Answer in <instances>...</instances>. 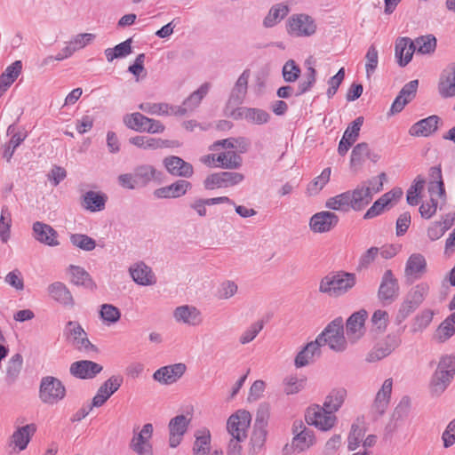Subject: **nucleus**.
Here are the masks:
<instances>
[{"label":"nucleus","mask_w":455,"mask_h":455,"mask_svg":"<svg viewBox=\"0 0 455 455\" xmlns=\"http://www.w3.org/2000/svg\"><path fill=\"white\" fill-rule=\"evenodd\" d=\"M132 38L116 45L114 48H108L105 50V55L108 62L113 61L115 59L124 58L132 52Z\"/></svg>","instance_id":"8fccbe9b"},{"label":"nucleus","mask_w":455,"mask_h":455,"mask_svg":"<svg viewBox=\"0 0 455 455\" xmlns=\"http://www.w3.org/2000/svg\"><path fill=\"white\" fill-rule=\"evenodd\" d=\"M427 272V261L420 253L411 254L406 261L404 276L408 283L420 279Z\"/></svg>","instance_id":"2eb2a0df"},{"label":"nucleus","mask_w":455,"mask_h":455,"mask_svg":"<svg viewBox=\"0 0 455 455\" xmlns=\"http://www.w3.org/2000/svg\"><path fill=\"white\" fill-rule=\"evenodd\" d=\"M431 180L427 184V191L430 196H438L443 201L446 200V192L444 183L442 178V171L440 167L430 168Z\"/></svg>","instance_id":"2f4dec72"},{"label":"nucleus","mask_w":455,"mask_h":455,"mask_svg":"<svg viewBox=\"0 0 455 455\" xmlns=\"http://www.w3.org/2000/svg\"><path fill=\"white\" fill-rule=\"evenodd\" d=\"M34 237L45 245L55 247L60 244L57 231L50 225L41 221L33 224Z\"/></svg>","instance_id":"393cba45"},{"label":"nucleus","mask_w":455,"mask_h":455,"mask_svg":"<svg viewBox=\"0 0 455 455\" xmlns=\"http://www.w3.org/2000/svg\"><path fill=\"white\" fill-rule=\"evenodd\" d=\"M289 28H315L314 19L305 13L293 14L287 20Z\"/></svg>","instance_id":"4d7b16f0"},{"label":"nucleus","mask_w":455,"mask_h":455,"mask_svg":"<svg viewBox=\"0 0 455 455\" xmlns=\"http://www.w3.org/2000/svg\"><path fill=\"white\" fill-rule=\"evenodd\" d=\"M210 84L204 83L196 91L192 92L185 100L184 105H186L188 109L192 112L196 109L201 103L202 100L206 96L210 90Z\"/></svg>","instance_id":"864d4df0"},{"label":"nucleus","mask_w":455,"mask_h":455,"mask_svg":"<svg viewBox=\"0 0 455 455\" xmlns=\"http://www.w3.org/2000/svg\"><path fill=\"white\" fill-rule=\"evenodd\" d=\"M12 223V213L8 206H2L0 215V239L4 243L10 239Z\"/></svg>","instance_id":"09e8293b"},{"label":"nucleus","mask_w":455,"mask_h":455,"mask_svg":"<svg viewBox=\"0 0 455 455\" xmlns=\"http://www.w3.org/2000/svg\"><path fill=\"white\" fill-rule=\"evenodd\" d=\"M251 420V416L250 412L240 410L228 418L227 422L228 432L237 441H244L247 437V430Z\"/></svg>","instance_id":"423d86ee"},{"label":"nucleus","mask_w":455,"mask_h":455,"mask_svg":"<svg viewBox=\"0 0 455 455\" xmlns=\"http://www.w3.org/2000/svg\"><path fill=\"white\" fill-rule=\"evenodd\" d=\"M413 43L415 51L422 54L431 53L436 47V39L433 35L419 36Z\"/></svg>","instance_id":"6e6d98bb"},{"label":"nucleus","mask_w":455,"mask_h":455,"mask_svg":"<svg viewBox=\"0 0 455 455\" xmlns=\"http://www.w3.org/2000/svg\"><path fill=\"white\" fill-rule=\"evenodd\" d=\"M314 442L315 437L313 431L307 429L301 435H297V436L293 437L292 445L299 451H305L306 449H308L311 445H313Z\"/></svg>","instance_id":"e2e57ef3"},{"label":"nucleus","mask_w":455,"mask_h":455,"mask_svg":"<svg viewBox=\"0 0 455 455\" xmlns=\"http://www.w3.org/2000/svg\"><path fill=\"white\" fill-rule=\"evenodd\" d=\"M107 197L103 194L94 191H87L82 197V206L86 210L95 212L104 209Z\"/></svg>","instance_id":"ea45409f"},{"label":"nucleus","mask_w":455,"mask_h":455,"mask_svg":"<svg viewBox=\"0 0 455 455\" xmlns=\"http://www.w3.org/2000/svg\"><path fill=\"white\" fill-rule=\"evenodd\" d=\"M418 86L419 81L417 79L403 85L391 105L390 115L400 113L404 107L415 98Z\"/></svg>","instance_id":"6ab92c4d"},{"label":"nucleus","mask_w":455,"mask_h":455,"mask_svg":"<svg viewBox=\"0 0 455 455\" xmlns=\"http://www.w3.org/2000/svg\"><path fill=\"white\" fill-rule=\"evenodd\" d=\"M129 272L132 280L140 285L148 286L156 283V277L151 267L142 261L131 266Z\"/></svg>","instance_id":"cd10ccee"},{"label":"nucleus","mask_w":455,"mask_h":455,"mask_svg":"<svg viewBox=\"0 0 455 455\" xmlns=\"http://www.w3.org/2000/svg\"><path fill=\"white\" fill-rule=\"evenodd\" d=\"M250 75V70L245 69L238 77L230 93V103L240 104L243 102L247 93Z\"/></svg>","instance_id":"72a5a7b5"},{"label":"nucleus","mask_w":455,"mask_h":455,"mask_svg":"<svg viewBox=\"0 0 455 455\" xmlns=\"http://www.w3.org/2000/svg\"><path fill=\"white\" fill-rule=\"evenodd\" d=\"M36 432V426L34 423L18 426L10 437L9 445L12 447V451L18 453L24 451Z\"/></svg>","instance_id":"9b49d317"},{"label":"nucleus","mask_w":455,"mask_h":455,"mask_svg":"<svg viewBox=\"0 0 455 455\" xmlns=\"http://www.w3.org/2000/svg\"><path fill=\"white\" fill-rule=\"evenodd\" d=\"M156 170L152 165H140L135 168L134 175L138 182L148 184L156 179Z\"/></svg>","instance_id":"69168bd1"},{"label":"nucleus","mask_w":455,"mask_h":455,"mask_svg":"<svg viewBox=\"0 0 455 455\" xmlns=\"http://www.w3.org/2000/svg\"><path fill=\"white\" fill-rule=\"evenodd\" d=\"M350 196L347 191L330 197L325 203V207L332 211H339L343 212H349L352 207L350 206Z\"/></svg>","instance_id":"49530a36"},{"label":"nucleus","mask_w":455,"mask_h":455,"mask_svg":"<svg viewBox=\"0 0 455 455\" xmlns=\"http://www.w3.org/2000/svg\"><path fill=\"white\" fill-rule=\"evenodd\" d=\"M305 419L308 425L322 431L331 430L337 423V417L323 405L314 404L307 409Z\"/></svg>","instance_id":"39448f33"},{"label":"nucleus","mask_w":455,"mask_h":455,"mask_svg":"<svg viewBox=\"0 0 455 455\" xmlns=\"http://www.w3.org/2000/svg\"><path fill=\"white\" fill-rule=\"evenodd\" d=\"M7 134L12 135L8 143L3 146V157L10 162L15 149L24 141L26 135L15 132V125L10 124L7 128Z\"/></svg>","instance_id":"4c0bfd02"},{"label":"nucleus","mask_w":455,"mask_h":455,"mask_svg":"<svg viewBox=\"0 0 455 455\" xmlns=\"http://www.w3.org/2000/svg\"><path fill=\"white\" fill-rule=\"evenodd\" d=\"M190 188V182L179 180L169 186L156 189L154 195L157 198H178L184 196Z\"/></svg>","instance_id":"c85d7f7f"},{"label":"nucleus","mask_w":455,"mask_h":455,"mask_svg":"<svg viewBox=\"0 0 455 455\" xmlns=\"http://www.w3.org/2000/svg\"><path fill=\"white\" fill-rule=\"evenodd\" d=\"M331 172L330 167L323 169L321 174L309 183L307 191L310 195H316L323 189L330 180Z\"/></svg>","instance_id":"052dcab7"},{"label":"nucleus","mask_w":455,"mask_h":455,"mask_svg":"<svg viewBox=\"0 0 455 455\" xmlns=\"http://www.w3.org/2000/svg\"><path fill=\"white\" fill-rule=\"evenodd\" d=\"M187 370L186 364L178 363L159 368L153 374V379L164 385H171L180 379Z\"/></svg>","instance_id":"f3484780"},{"label":"nucleus","mask_w":455,"mask_h":455,"mask_svg":"<svg viewBox=\"0 0 455 455\" xmlns=\"http://www.w3.org/2000/svg\"><path fill=\"white\" fill-rule=\"evenodd\" d=\"M306 379H299L297 376H288L283 379V391L287 395H293L304 388Z\"/></svg>","instance_id":"774afa93"},{"label":"nucleus","mask_w":455,"mask_h":455,"mask_svg":"<svg viewBox=\"0 0 455 455\" xmlns=\"http://www.w3.org/2000/svg\"><path fill=\"white\" fill-rule=\"evenodd\" d=\"M22 69L20 60H16L8 66L0 76V94L4 92L20 76Z\"/></svg>","instance_id":"58836bf2"},{"label":"nucleus","mask_w":455,"mask_h":455,"mask_svg":"<svg viewBox=\"0 0 455 455\" xmlns=\"http://www.w3.org/2000/svg\"><path fill=\"white\" fill-rule=\"evenodd\" d=\"M216 161L220 163L225 169H237L242 165V157L234 151H227L220 154Z\"/></svg>","instance_id":"5fc2aeb1"},{"label":"nucleus","mask_w":455,"mask_h":455,"mask_svg":"<svg viewBox=\"0 0 455 455\" xmlns=\"http://www.w3.org/2000/svg\"><path fill=\"white\" fill-rule=\"evenodd\" d=\"M103 367L92 361L81 360L70 365V373L78 379H92L102 371Z\"/></svg>","instance_id":"a878e982"},{"label":"nucleus","mask_w":455,"mask_h":455,"mask_svg":"<svg viewBox=\"0 0 455 455\" xmlns=\"http://www.w3.org/2000/svg\"><path fill=\"white\" fill-rule=\"evenodd\" d=\"M48 295L52 299L66 307H73L75 299L67 285L61 282H54L47 287Z\"/></svg>","instance_id":"5701e85b"},{"label":"nucleus","mask_w":455,"mask_h":455,"mask_svg":"<svg viewBox=\"0 0 455 455\" xmlns=\"http://www.w3.org/2000/svg\"><path fill=\"white\" fill-rule=\"evenodd\" d=\"M455 375V355L441 356L434 372L429 388L433 395H441L451 384Z\"/></svg>","instance_id":"f03ea898"},{"label":"nucleus","mask_w":455,"mask_h":455,"mask_svg":"<svg viewBox=\"0 0 455 455\" xmlns=\"http://www.w3.org/2000/svg\"><path fill=\"white\" fill-rule=\"evenodd\" d=\"M411 409V400L409 397L404 396L401 399L399 403L395 408L389 422L387 424L384 430L385 438H390L394 433L398 429L401 423L409 416Z\"/></svg>","instance_id":"9d476101"},{"label":"nucleus","mask_w":455,"mask_h":455,"mask_svg":"<svg viewBox=\"0 0 455 455\" xmlns=\"http://www.w3.org/2000/svg\"><path fill=\"white\" fill-rule=\"evenodd\" d=\"M439 117L437 116H430L413 124L410 130V133L414 136H428L437 130Z\"/></svg>","instance_id":"e433bc0d"},{"label":"nucleus","mask_w":455,"mask_h":455,"mask_svg":"<svg viewBox=\"0 0 455 455\" xmlns=\"http://www.w3.org/2000/svg\"><path fill=\"white\" fill-rule=\"evenodd\" d=\"M244 180V175L240 172H221L212 173L206 177L204 181L206 189H215L228 188L241 183Z\"/></svg>","instance_id":"0eeeda50"},{"label":"nucleus","mask_w":455,"mask_h":455,"mask_svg":"<svg viewBox=\"0 0 455 455\" xmlns=\"http://www.w3.org/2000/svg\"><path fill=\"white\" fill-rule=\"evenodd\" d=\"M399 295V283L392 270L385 271L378 291V298L384 304L393 303Z\"/></svg>","instance_id":"1a4fd4ad"},{"label":"nucleus","mask_w":455,"mask_h":455,"mask_svg":"<svg viewBox=\"0 0 455 455\" xmlns=\"http://www.w3.org/2000/svg\"><path fill=\"white\" fill-rule=\"evenodd\" d=\"M173 317L177 323L189 326H197L203 322L200 310L190 305L177 307L173 311Z\"/></svg>","instance_id":"aec40b11"},{"label":"nucleus","mask_w":455,"mask_h":455,"mask_svg":"<svg viewBox=\"0 0 455 455\" xmlns=\"http://www.w3.org/2000/svg\"><path fill=\"white\" fill-rule=\"evenodd\" d=\"M429 291V285L427 283H420L413 286L406 294L405 298L419 307Z\"/></svg>","instance_id":"603ef678"},{"label":"nucleus","mask_w":455,"mask_h":455,"mask_svg":"<svg viewBox=\"0 0 455 455\" xmlns=\"http://www.w3.org/2000/svg\"><path fill=\"white\" fill-rule=\"evenodd\" d=\"M378 64L379 52L375 45L371 44L365 54V73L368 79L375 73Z\"/></svg>","instance_id":"13d9d810"},{"label":"nucleus","mask_w":455,"mask_h":455,"mask_svg":"<svg viewBox=\"0 0 455 455\" xmlns=\"http://www.w3.org/2000/svg\"><path fill=\"white\" fill-rule=\"evenodd\" d=\"M66 396V387L57 378L46 376L42 378L39 386V399L48 405H54Z\"/></svg>","instance_id":"20e7f679"},{"label":"nucleus","mask_w":455,"mask_h":455,"mask_svg":"<svg viewBox=\"0 0 455 455\" xmlns=\"http://www.w3.org/2000/svg\"><path fill=\"white\" fill-rule=\"evenodd\" d=\"M151 122V118L145 116L140 112L125 115L124 116V124L133 131L145 132L147 124Z\"/></svg>","instance_id":"37998d69"},{"label":"nucleus","mask_w":455,"mask_h":455,"mask_svg":"<svg viewBox=\"0 0 455 455\" xmlns=\"http://www.w3.org/2000/svg\"><path fill=\"white\" fill-rule=\"evenodd\" d=\"M400 342L395 335H387L368 353L366 361L375 363L387 357L400 345Z\"/></svg>","instance_id":"4468645a"},{"label":"nucleus","mask_w":455,"mask_h":455,"mask_svg":"<svg viewBox=\"0 0 455 455\" xmlns=\"http://www.w3.org/2000/svg\"><path fill=\"white\" fill-rule=\"evenodd\" d=\"M100 315L104 322L115 323L119 321L121 312L116 307L111 304H103L100 307Z\"/></svg>","instance_id":"338daca9"},{"label":"nucleus","mask_w":455,"mask_h":455,"mask_svg":"<svg viewBox=\"0 0 455 455\" xmlns=\"http://www.w3.org/2000/svg\"><path fill=\"white\" fill-rule=\"evenodd\" d=\"M347 398V390L343 387L333 388L325 397L323 406L332 413L338 411Z\"/></svg>","instance_id":"79ce46f5"},{"label":"nucleus","mask_w":455,"mask_h":455,"mask_svg":"<svg viewBox=\"0 0 455 455\" xmlns=\"http://www.w3.org/2000/svg\"><path fill=\"white\" fill-rule=\"evenodd\" d=\"M414 52V43L410 38H399L395 43V57L399 66L405 67L411 60Z\"/></svg>","instance_id":"c756f323"},{"label":"nucleus","mask_w":455,"mask_h":455,"mask_svg":"<svg viewBox=\"0 0 455 455\" xmlns=\"http://www.w3.org/2000/svg\"><path fill=\"white\" fill-rule=\"evenodd\" d=\"M315 340L320 347L327 344L335 352L344 351L347 348V340L342 319L336 318L330 323Z\"/></svg>","instance_id":"7ed1b4c3"},{"label":"nucleus","mask_w":455,"mask_h":455,"mask_svg":"<svg viewBox=\"0 0 455 455\" xmlns=\"http://www.w3.org/2000/svg\"><path fill=\"white\" fill-rule=\"evenodd\" d=\"M68 272L71 275V283L77 286H83L88 290L94 291L97 288L95 282L90 274L82 267L70 265Z\"/></svg>","instance_id":"7c9ffc66"},{"label":"nucleus","mask_w":455,"mask_h":455,"mask_svg":"<svg viewBox=\"0 0 455 455\" xmlns=\"http://www.w3.org/2000/svg\"><path fill=\"white\" fill-rule=\"evenodd\" d=\"M237 116L249 123L259 125L267 123L270 118L269 114L263 109L245 107L237 109Z\"/></svg>","instance_id":"f704fd0d"},{"label":"nucleus","mask_w":455,"mask_h":455,"mask_svg":"<svg viewBox=\"0 0 455 455\" xmlns=\"http://www.w3.org/2000/svg\"><path fill=\"white\" fill-rule=\"evenodd\" d=\"M339 216L328 211L315 213L309 220V228L314 233H327L332 230L339 223Z\"/></svg>","instance_id":"f8f14e48"},{"label":"nucleus","mask_w":455,"mask_h":455,"mask_svg":"<svg viewBox=\"0 0 455 455\" xmlns=\"http://www.w3.org/2000/svg\"><path fill=\"white\" fill-rule=\"evenodd\" d=\"M70 242L75 247L85 251H91L96 247V241L84 234H72Z\"/></svg>","instance_id":"bf43d9fd"},{"label":"nucleus","mask_w":455,"mask_h":455,"mask_svg":"<svg viewBox=\"0 0 455 455\" xmlns=\"http://www.w3.org/2000/svg\"><path fill=\"white\" fill-rule=\"evenodd\" d=\"M23 358L20 354L13 355L6 365L5 380L8 384L14 383L21 371Z\"/></svg>","instance_id":"c03bdc74"},{"label":"nucleus","mask_w":455,"mask_h":455,"mask_svg":"<svg viewBox=\"0 0 455 455\" xmlns=\"http://www.w3.org/2000/svg\"><path fill=\"white\" fill-rule=\"evenodd\" d=\"M211 435L209 431H199L196 435L193 446L194 455H208L210 452Z\"/></svg>","instance_id":"3c124183"},{"label":"nucleus","mask_w":455,"mask_h":455,"mask_svg":"<svg viewBox=\"0 0 455 455\" xmlns=\"http://www.w3.org/2000/svg\"><path fill=\"white\" fill-rule=\"evenodd\" d=\"M288 12L289 7L285 4L280 3L273 5L264 20V25L267 28L274 27L279 20H283Z\"/></svg>","instance_id":"de8ad7c7"},{"label":"nucleus","mask_w":455,"mask_h":455,"mask_svg":"<svg viewBox=\"0 0 455 455\" xmlns=\"http://www.w3.org/2000/svg\"><path fill=\"white\" fill-rule=\"evenodd\" d=\"M425 180L421 177H417L414 180L413 184L410 187L407 191V203L410 205L415 206L419 204V196L424 188Z\"/></svg>","instance_id":"680f3d73"},{"label":"nucleus","mask_w":455,"mask_h":455,"mask_svg":"<svg viewBox=\"0 0 455 455\" xmlns=\"http://www.w3.org/2000/svg\"><path fill=\"white\" fill-rule=\"evenodd\" d=\"M350 206L355 212L364 209L372 200V191L365 183L358 185L355 189L348 190Z\"/></svg>","instance_id":"4be33fe9"},{"label":"nucleus","mask_w":455,"mask_h":455,"mask_svg":"<svg viewBox=\"0 0 455 455\" xmlns=\"http://www.w3.org/2000/svg\"><path fill=\"white\" fill-rule=\"evenodd\" d=\"M367 316V311L361 309L352 314L347 320L346 332L351 342L357 341L364 334V323Z\"/></svg>","instance_id":"dca6fc26"},{"label":"nucleus","mask_w":455,"mask_h":455,"mask_svg":"<svg viewBox=\"0 0 455 455\" xmlns=\"http://www.w3.org/2000/svg\"><path fill=\"white\" fill-rule=\"evenodd\" d=\"M315 355H320V347L316 340L307 343L295 357V365L297 368L307 365Z\"/></svg>","instance_id":"a19ab883"},{"label":"nucleus","mask_w":455,"mask_h":455,"mask_svg":"<svg viewBox=\"0 0 455 455\" xmlns=\"http://www.w3.org/2000/svg\"><path fill=\"white\" fill-rule=\"evenodd\" d=\"M369 153V145L366 142L358 143L351 152V166H361Z\"/></svg>","instance_id":"0e129e2a"},{"label":"nucleus","mask_w":455,"mask_h":455,"mask_svg":"<svg viewBox=\"0 0 455 455\" xmlns=\"http://www.w3.org/2000/svg\"><path fill=\"white\" fill-rule=\"evenodd\" d=\"M65 333L77 349L84 351L97 350L96 347L88 339L86 332L78 322H68L65 326Z\"/></svg>","instance_id":"6e6552de"},{"label":"nucleus","mask_w":455,"mask_h":455,"mask_svg":"<svg viewBox=\"0 0 455 455\" xmlns=\"http://www.w3.org/2000/svg\"><path fill=\"white\" fill-rule=\"evenodd\" d=\"M123 383V378L118 375H113L108 378L98 389L97 394L92 398V406H102L108 398L116 393Z\"/></svg>","instance_id":"a211bd4d"},{"label":"nucleus","mask_w":455,"mask_h":455,"mask_svg":"<svg viewBox=\"0 0 455 455\" xmlns=\"http://www.w3.org/2000/svg\"><path fill=\"white\" fill-rule=\"evenodd\" d=\"M438 92L442 98H452L455 96V62L444 68L438 82Z\"/></svg>","instance_id":"412c9836"},{"label":"nucleus","mask_w":455,"mask_h":455,"mask_svg":"<svg viewBox=\"0 0 455 455\" xmlns=\"http://www.w3.org/2000/svg\"><path fill=\"white\" fill-rule=\"evenodd\" d=\"M455 334V312L448 315L437 327L434 339L439 343H444Z\"/></svg>","instance_id":"c9c22d12"},{"label":"nucleus","mask_w":455,"mask_h":455,"mask_svg":"<svg viewBox=\"0 0 455 455\" xmlns=\"http://www.w3.org/2000/svg\"><path fill=\"white\" fill-rule=\"evenodd\" d=\"M129 142L140 148L155 150L164 148H172L178 146V142L174 140H162L159 138H152L148 136H134L129 139Z\"/></svg>","instance_id":"bb28decb"},{"label":"nucleus","mask_w":455,"mask_h":455,"mask_svg":"<svg viewBox=\"0 0 455 455\" xmlns=\"http://www.w3.org/2000/svg\"><path fill=\"white\" fill-rule=\"evenodd\" d=\"M392 386H393V380L392 379H387L383 384L381 388L378 391L375 401L373 403V410L380 416L382 415L388 403L390 395L392 393Z\"/></svg>","instance_id":"473e14b6"},{"label":"nucleus","mask_w":455,"mask_h":455,"mask_svg":"<svg viewBox=\"0 0 455 455\" xmlns=\"http://www.w3.org/2000/svg\"><path fill=\"white\" fill-rule=\"evenodd\" d=\"M164 165L167 172L173 176L190 178L194 173L192 164L176 156L165 157Z\"/></svg>","instance_id":"b1692460"},{"label":"nucleus","mask_w":455,"mask_h":455,"mask_svg":"<svg viewBox=\"0 0 455 455\" xmlns=\"http://www.w3.org/2000/svg\"><path fill=\"white\" fill-rule=\"evenodd\" d=\"M190 419L180 414L172 418L168 424L169 430V445L171 448L178 447L184 435L187 433Z\"/></svg>","instance_id":"ddd939ff"},{"label":"nucleus","mask_w":455,"mask_h":455,"mask_svg":"<svg viewBox=\"0 0 455 455\" xmlns=\"http://www.w3.org/2000/svg\"><path fill=\"white\" fill-rule=\"evenodd\" d=\"M434 311L431 309H424L415 315L412 320L411 331L412 333L422 332L426 330L433 321Z\"/></svg>","instance_id":"a18cd8bd"},{"label":"nucleus","mask_w":455,"mask_h":455,"mask_svg":"<svg viewBox=\"0 0 455 455\" xmlns=\"http://www.w3.org/2000/svg\"><path fill=\"white\" fill-rule=\"evenodd\" d=\"M355 283V274L346 271L333 272L321 279L319 291L332 298H339L347 293Z\"/></svg>","instance_id":"f257e3e1"}]
</instances>
